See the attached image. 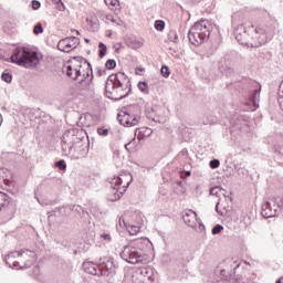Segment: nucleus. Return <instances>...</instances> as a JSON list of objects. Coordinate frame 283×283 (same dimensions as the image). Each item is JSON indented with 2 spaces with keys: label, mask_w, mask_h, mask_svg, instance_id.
<instances>
[{
  "label": "nucleus",
  "mask_w": 283,
  "mask_h": 283,
  "mask_svg": "<svg viewBox=\"0 0 283 283\" xmlns=\"http://www.w3.org/2000/svg\"><path fill=\"white\" fill-rule=\"evenodd\" d=\"M119 227H124L129 231V224L127 223V214L125 213L123 217L119 218Z\"/></svg>",
  "instance_id": "obj_27"
},
{
  "label": "nucleus",
  "mask_w": 283,
  "mask_h": 283,
  "mask_svg": "<svg viewBox=\"0 0 283 283\" xmlns=\"http://www.w3.org/2000/svg\"><path fill=\"white\" fill-rule=\"evenodd\" d=\"M117 119L124 127H136V125L140 123V117L129 114V108H124L119 112Z\"/></svg>",
  "instance_id": "obj_10"
},
{
  "label": "nucleus",
  "mask_w": 283,
  "mask_h": 283,
  "mask_svg": "<svg viewBox=\"0 0 283 283\" xmlns=\"http://www.w3.org/2000/svg\"><path fill=\"white\" fill-rule=\"evenodd\" d=\"M101 238H103L106 242H112V235L109 233H102Z\"/></svg>",
  "instance_id": "obj_45"
},
{
  "label": "nucleus",
  "mask_w": 283,
  "mask_h": 283,
  "mask_svg": "<svg viewBox=\"0 0 283 283\" xmlns=\"http://www.w3.org/2000/svg\"><path fill=\"white\" fill-rule=\"evenodd\" d=\"M57 6H59V10H65V4L62 1H60Z\"/></svg>",
  "instance_id": "obj_49"
},
{
  "label": "nucleus",
  "mask_w": 283,
  "mask_h": 283,
  "mask_svg": "<svg viewBox=\"0 0 283 283\" xmlns=\"http://www.w3.org/2000/svg\"><path fill=\"white\" fill-rule=\"evenodd\" d=\"M244 23V15L242 13H234L232 15V25H240L242 28Z\"/></svg>",
  "instance_id": "obj_22"
},
{
  "label": "nucleus",
  "mask_w": 283,
  "mask_h": 283,
  "mask_svg": "<svg viewBox=\"0 0 283 283\" xmlns=\"http://www.w3.org/2000/svg\"><path fill=\"white\" fill-rule=\"evenodd\" d=\"M155 29L158 30V32H163V30H165V21L156 20L155 21Z\"/></svg>",
  "instance_id": "obj_32"
},
{
  "label": "nucleus",
  "mask_w": 283,
  "mask_h": 283,
  "mask_svg": "<svg viewBox=\"0 0 283 283\" xmlns=\"http://www.w3.org/2000/svg\"><path fill=\"white\" fill-rule=\"evenodd\" d=\"M52 218H54L53 216H50L49 219L52 220Z\"/></svg>",
  "instance_id": "obj_59"
},
{
  "label": "nucleus",
  "mask_w": 283,
  "mask_h": 283,
  "mask_svg": "<svg viewBox=\"0 0 283 283\" xmlns=\"http://www.w3.org/2000/svg\"><path fill=\"white\" fill-rule=\"evenodd\" d=\"M1 78L4 83H12V75L10 73H2Z\"/></svg>",
  "instance_id": "obj_36"
},
{
  "label": "nucleus",
  "mask_w": 283,
  "mask_h": 283,
  "mask_svg": "<svg viewBox=\"0 0 283 283\" xmlns=\"http://www.w3.org/2000/svg\"><path fill=\"white\" fill-rule=\"evenodd\" d=\"M154 269L150 266L139 268L132 274V283H154Z\"/></svg>",
  "instance_id": "obj_7"
},
{
  "label": "nucleus",
  "mask_w": 283,
  "mask_h": 283,
  "mask_svg": "<svg viewBox=\"0 0 283 283\" xmlns=\"http://www.w3.org/2000/svg\"><path fill=\"white\" fill-rule=\"evenodd\" d=\"M120 258L129 264H137V262H140V258H143V252L138 251L136 247L130 244L124 248L120 253Z\"/></svg>",
  "instance_id": "obj_8"
},
{
  "label": "nucleus",
  "mask_w": 283,
  "mask_h": 283,
  "mask_svg": "<svg viewBox=\"0 0 283 283\" xmlns=\"http://www.w3.org/2000/svg\"><path fill=\"white\" fill-rule=\"evenodd\" d=\"M219 70H220V72H224L227 69L222 67V66H219Z\"/></svg>",
  "instance_id": "obj_53"
},
{
  "label": "nucleus",
  "mask_w": 283,
  "mask_h": 283,
  "mask_svg": "<svg viewBox=\"0 0 283 283\" xmlns=\"http://www.w3.org/2000/svg\"><path fill=\"white\" fill-rule=\"evenodd\" d=\"M73 209H74L75 211H78V212L83 211V208H81V207H78V206H76V207L74 206Z\"/></svg>",
  "instance_id": "obj_51"
},
{
  "label": "nucleus",
  "mask_w": 283,
  "mask_h": 283,
  "mask_svg": "<svg viewBox=\"0 0 283 283\" xmlns=\"http://www.w3.org/2000/svg\"><path fill=\"white\" fill-rule=\"evenodd\" d=\"M9 174V176H10V172L8 171V170H2V172L1 174Z\"/></svg>",
  "instance_id": "obj_57"
},
{
  "label": "nucleus",
  "mask_w": 283,
  "mask_h": 283,
  "mask_svg": "<svg viewBox=\"0 0 283 283\" xmlns=\"http://www.w3.org/2000/svg\"><path fill=\"white\" fill-rule=\"evenodd\" d=\"M32 8L33 10H39V8H41V2H39L38 0H33Z\"/></svg>",
  "instance_id": "obj_46"
},
{
  "label": "nucleus",
  "mask_w": 283,
  "mask_h": 283,
  "mask_svg": "<svg viewBox=\"0 0 283 283\" xmlns=\"http://www.w3.org/2000/svg\"><path fill=\"white\" fill-rule=\"evenodd\" d=\"M105 92L108 98L122 101V98L129 96V92H132V81H129V77L125 73L118 72L108 77Z\"/></svg>",
  "instance_id": "obj_2"
},
{
  "label": "nucleus",
  "mask_w": 283,
  "mask_h": 283,
  "mask_svg": "<svg viewBox=\"0 0 283 283\" xmlns=\"http://www.w3.org/2000/svg\"><path fill=\"white\" fill-rule=\"evenodd\" d=\"M231 209V197L223 196L218 199V202L216 205V211L219 213V216H227Z\"/></svg>",
  "instance_id": "obj_12"
},
{
  "label": "nucleus",
  "mask_w": 283,
  "mask_h": 283,
  "mask_svg": "<svg viewBox=\"0 0 283 283\" xmlns=\"http://www.w3.org/2000/svg\"><path fill=\"white\" fill-rule=\"evenodd\" d=\"M72 43H73V50H74V49L78 48V45L81 43V39L76 35H73Z\"/></svg>",
  "instance_id": "obj_38"
},
{
  "label": "nucleus",
  "mask_w": 283,
  "mask_h": 283,
  "mask_svg": "<svg viewBox=\"0 0 283 283\" xmlns=\"http://www.w3.org/2000/svg\"><path fill=\"white\" fill-rule=\"evenodd\" d=\"M275 28H280V23L277 22V21H275V27H274V29Z\"/></svg>",
  "instance_id": "obj_55"
},
{
  "label": "nucleus",
  "mask_w": 283,
  "mask_h": 283,
  "mask_svg": "<svg viewBox=\"0 0 283 283\" xmlns=\"http://www.w3.org/2000/svg\"><path fill=\"white\" fill-rule=\"evenodd\" d=\"M265 43H269V34H266V31L262 27H256L251 36L250 46L262 48Z\"/></svg>",
  "instance_id": "obj_9"
},
{
  "label": "nucleus",
  "mask_w": 283,
  "mask_h": 283,
  "mask_svg": "<svg viewBox=\"0 0 283 283\" xmlns=\"http://www.w3.org/2000/svg\"><path fill=\"white\" fill-rule=\"evenodd\" d=\"M63 140H65V135L63 136Z\"/></svg>",
  "instance_id": "obj_64"
},
{
  "label": "nucleus",
  "mask_w": 283,
  "mask_h": 283,
  "mask_svg": "<svg viewBox=\"0 0 283 283\" xmlns=\"http://www.w3.org/2000/svg\"><path fill=\"white\" fill-rule=\"evenodd\" d=\"M126 220L128 223V233L130 235H136L138 231H140L143 224L145 223V219L143 218V212H126Z\"/></svg>",
  "instance_id": "obj_6"
},
{
  "label": "nucleus",
  "mask_w": 283,
  "mask_h": 283,
  "mask_svg": "<svg viewBox=\"0 0 283 283\" xmlns=\"http://www.w3.org/2000/svg\"><path fill=\"white\" fill-rule=\"evenodd\" d=\"M210 167H211V169H218V167H220V160H218V159L211 160Z\"/></svg>",
  "instance_id": "obj_43"
},
{
  "label": "nucleus",
  "mask_w": 283,
  "mask_h": 283,
  "mask_svg": "<svg viewBox=\"0 0 283 283\" xmlns=\"http://www.w3.org/2000/svg\"><path fill=\"white\" fill-rule=\"evenodd\" d=\"M145 69H139V72H143Z\"/></svg>",
  "instance_id": "obj_61"
},
{
  "label": "nucleus",
  "mask_w": 283,
  "mask_h": 283,
  "mask_svg": "<svg viewBox=\"0 0 283 283\" xmlns=\"http://www.w3.org/2000/svg\"><path fill=\"white\" fill-rule=\"evenodd\" d=\"M258 91H254V96H253V103H255V98H258Z\"/></svg>",
  "instance_id": "obj_52"
},
{
  "label": "nucleus",
  "mask_w": 283,
  "mask_h": 283,
  "mask_svg": "<svg viewBox=\"0 0 283 283\" xmlns=\"http://www.w3.org/2000/svg\"><path fill=\"white\" fill-rule=\"evenodd\" d=\"M186 176H191V171H187V172H186Z\"/></svg>",
  "instance_id": "obj_58"
},
{
  "label": "nucleus",
  "mask_w": 283,
  "mask_h": 283,
  "mask_svg": "<svg viewBox=\"0 0 283 283\" xmlns=\"http://www.w3.org/2000/svg\"><path fill=\"white\" fill-rule=\"evenodd\" d=\"M8 205H10V197L6 192L0 191V211L8 207Z\"/></svg>",
  "instance_id": "obj_20"
},
{
  "label": "nucleus",
  "mask_w": 283,
  "mask_h": 283,
  "mask_svg": "<svg viewBox=\"0 0 283 283\" xmlns=\"http://www.w3.org/2000/svg\"><path fill=\"white\" fill-rule=\"evenodd\" d=\"M134 145H135V139H133L132 142H129V143H127L126 145H125V149L127 150V151H135L136 150V148L134 147Z\"/></svg>",
  "instance_id": "obj_35"
},
{
  "label": "nucleus",
  "mask_w": 283,
  "mask_h": 283,
  "mask_svg": "<svg viewBox=\"0 0 283 283\" xmlns=\"http://www.w3.org/2000/svg\"><path fill=\"white\" fill-rule=\"evenodd\" d=\"M237 283H249V281H244L242 277H238Z\"/></svg>",
  "instance_id": "obj_50"
},
{
  "label": "nucleus",
  "mask_w": 283,
  "mask_h": 283,
  "mask_svg": "<svg viewBox=\"0 0 283 283\" xmlns=\"http://www.w3.org/2000/svg\"><path fill=\"white\" fill-rule=\"evenodd\" d=\"M97 134L98 136H107V134H109V129L107 128H97Z\"/></svg>",
  "instance_id": "obj_41"
},
{
  "label": "nucleus",
  "mask_w": 283,
  "mask_h": 283,
  "mask_svg": "<svg viewBox=\"0 0 283 283\" xmlns=\"http://www.w3.org/2000/svg\"><path fill=\"white\" fill-rule=\"evenodd\" d=\"M54 165L57 169H60V171H65V169H67V165L65 164V160H63V159L56 161Z\"/></svg>",
  "instance_id": "obj_29"
},
{
  "label": "nucleus",
  "mask_w": 283,
  "mask_h": 283,
  "mask_svg": "<svg viewBox=\"0 0 283 283\" xmlns=\"http://www.w3.org/2000/svg\"><path fill=\"white\" fill-rule=\"evenodd\" d=\"M95 74L96 76H106L107 70L97 67Z\"/></svg>",
  "instance_id": "obj_42"
},
{
  "label": "nucleus",
  "mask_w": 283,
  "mask_h": 283,
  "mask_svg": "<svg viewBox=\"0 0 283 283\" xmlns=\"http://www.w3.org/2000/svg\"><path fill=\"white\" fill-rule=\"evenodd\" d=\"M126 43L130 50H140V46L144 45L143 39L138 38H130Z\"/></svg>",
  "instance_id": "obj_19"
},
{
  "label": "nucleus",
  "mask_w": 283,
  "mask_h": 283,
  "mask_svg": "<svg viewBox=\"0 0 283 283\" xmlns=\"http://www.w3.org/2000/svg\"><path fill=\"white\" fill-rule=\"evenodd\" d=\"M22 260L27 263V266H32L34 260H36V254L30 250H21Z\"/></svg>",
  "instance_id": "obj_16"
},
{
  "label": "nucleus",
  "mask_w": 283,
  "mask_h": 283,
  "mask_svg": "<svg viewBox=\"0 0 283 283\" xmlns=\"http://www.w3.org/2000/svg\"><path fill=\"white\" fill-rule=\"evenodd\" d=\"M132 184V174L125 172L119 175L118 177H115L111 181V187L115 191L113 195L114 198H111V200H120V196L127 191V188Z\"/></svg>",
  "instance_id": "obj_5"
},
{
  "label": "nucleus",
  "mask_w": 283,
  "mask_h": 283,
  "mask_svg": "<svg viewBox=\"0 0 283 283\" xmlns=\"http://www.w3.org/2000/svg\"><path fill=\"white\" fill-rule=\"evenodd\" d=\"M276 283H283V277H282V279H279V280L276 281Z\"/></svg>",
  "instance_id": "obj_56"
},
{
  "label": "nucleus",
  "mask_w": 283,
  "mask_h": 283,
  "mask_svg": "<svg viewBox=\"0 0 283 283\" xmlns=\"http://www.w3.org/2000/svg\"><path fill=\"white\" fill-rule=\"evenodd\" d=\"M85 41H86V43H88V42H90V40H87V39H85Z\"/></svg>",
  "instance_id": "obj_62"
},
{
  "label": "nucleus",
  "mask_w": 283,
  "mask_h": 283,
  "mask_svg": "<svg viewBox=\"0 0 283 283\" xmlns=\"http://www.w3.org/2000/svg\"><path fill=\"white\" fill-rule=\"evenodd\" d=\"M11 63L22 67H36L40 63L39 53L30 48H17L11 55Z\"/></svg>",
  "instance_id": "obj_3"
},
{
  "label": "nucleus",
  "mask_w": 283,
  "mask_h": 283,
  "mask_svg": "<svg viewBox=\"0 0 283 283\" xmlns=\"http://www.w3.org/2000/svg\"><path fill=\"white\" fill-rule=\"evenodd\" d=\"M70 61L71 60H69L66 64L62 67V72L69 76H72V65L70 64Z\"/></svg>",
  "instance_id": "obj_28"
},
{
  "label": "nucleus",
  "mask_w": 283,
  "mask_h": 283,
  "mask_svg": "<svg viewBox=\"0 0 283 283\" xmlns=\"http://www.w3.org/2000/svg\"><path fill=\"white\" fill-rule=\"evenodd\" d=\"M226 193V190L220 188V187H213L210 189V196H216V198H218V200H220V198H222Z\"/></svg>",
  "instance_id": "obj_21"
},
{
  "label": "nucleus",
  "mask_w": 283,
  "mask_h": 283,
  "mask_svg": "<svg viewBox=\"0 0 283 283\" xmlns=\"http://www.w3.org/2000/svg\"><path fill=\"white\" fill-rule=\"evenodd\" d=\"M168 39L172 43H176V41H178V33H176V31H170L169 34H168Z\"/></svg>",
  "instance_id": "obj_34"
},
{
  "label": "nucleus",
  "mask_w": 283,
  "mask_h": 283,
  "mask_svg": "<svg viewBox=\"0 0 283 283\" xmlns=\"http://www.w3.org/2000/svg\"><path fill=\"white\" fill-rule=\"evenodd\" d=\"M2 180L4 182V185H10V182H12V177L11 176H2Z\"/></svg>",
  "instance_id": "obj_47"
},
{
  "label": "nucleus",
  "mask_w": 283,
  "mask_h": 283,
  "mask_svg": "<svg viewBox=\"0 0 283 283\" xmlns=\"http://www.w3.org/2000/svg\"><path fill=\"white\" fill-rule=\"evenodd\" d=\"M138 90L143 92L144 94H149V86L146 82H139L138 83Z\"/></svg>",
  "instance_id": "obj_26"
},
{
  "label": "nucleus",
  "mask_w": 283,
  "mask_h": 283,
  "mask_svg": "<svg viewBox=\"0 0 283 283\" xmlns=\"http://www.w3.org/2000/svg\"><path fill=\"white\" fill-rule=\"evenodd\" d=\"M277 209H280L277 201L275 198H271L265 203H263L261 213L263 218H275V216H277Z\"/></svg>",
  "instance_id": "obj_11"
},
{
  "label": "nucleus",
  "mask_w": 283,
  "mask_h": 283,
  "mask_svg": "<svg viewBox=\"0 0 283 283\" xmlns=\"http://www.w3.org/2000/svg\"><path fill=\"white\" fill-rule=\"evenodd\" d=\"M19 255V251H13L6 256V263L10 269H15L17 271H19V265L17 264Z\"/></svg>",
  "instance_id": "obj_15"
},
{
  "label": "nucleus",
  "mask_w": 283,
  "mask_h": 283,
  "mask_svg": "<svg viewBox=\"0 0 283 283\" xmlns=\"http://www.w3.org/2000/svg\"><path fill=\"white\" fill-rule=\"evenodd\" d=\"M57 50L66 53L72 52V43L70 42V38L60 40L57 43Z\"/></svg>",
  "instance_id": "obj_18"
},
{
  "label": "nucleus",
  "mask_w": 283,
  "mask_h": 283,
  "mask_svg": "<svg viewBox=\"0 0 283 283\" xmlns=\"http://www.w3.org/2000/svg\"><path fill=\"white\" fill-rule=\"evenodd\" d=\"M107 20L112 21V23H116V25H122L123 21L120 20H114V17L107 15Z\"/></svg>",
  "instance_id": "obj_44"
},
{
  "label": "nucleus",
  "mask_w": 283,
  "mask_h": 283,
  "mask_svg": "<svg viewBox=\"0 0 283 283\" xmlns=\"http://www.w3.org/2000/svg\"><path fill=\"white\" fill-rule=\"evenodd\" d=\"M76 34V36H78V34H81L78 31H76V30H73V34Z\"/></svg>",
  "instance_id": "obj_54"
},
{
  "label": "nucleus",
  "mask_w": 283,
  "mask_h": 283,
  "mask_svg": "<svg viewBox=\"0 0 283 283\" xmlns=\"http://www.w3.org/2000/svg\"><path fill=\"white\" fill-rule=\"evenodd\" d=\"M98 49H99V59H104L107 54V45L103 42H99Z\"/></svg>",
  "instance_id": "obj_24"
},
{
  "label": "nucleus",
  "mask_w": 283,
  "mask_h": 283,
  "mask_svg": "<svg viewBox=\"0 0 283 283\" xmlns=\"http://www.w3.org/2000/svg\"><path fill=\"white\" fill-rule=\"evenodd\" d=\"M160 72H161V75L164 76V78L169 77V74H170L169 67L163 66L161 70H160Z\"/></svg>",
  "instance_id": "obj_40"
},
{
  "label": "nucleus",
  "mask_w": 283,
  "mask_h": 283,
  "mask_svg": "<svg viewBox=\"0 0 283 283\" xmlns=\"http://www.w3.org/2000/svg\"><path fill=\"white\" fill-rule=\"evenodd\" d=\"M279 104H280V107H281V109H282V112H283V95H280V97H279Z\"/></svg>",
  "instance_id": "obj_48"
},
{
  "label": "nucleus",
  "mask_w": 283,
  "mask_h": 283,
  "mask_svg": "<svg viewBox=\"0 0 283 283\" xmlns=\"http://www.w3.org/2000/svg\"><path fill=\"white\" fill-rule=\"evenodd\" d=\"M99 269H101V271H105V269H106V271H108V273H112L113 272V270H112V261H107L106 263H102L99 265Z\"/></svg>",
  "instance_id": "obj_31"
},
{
  "label": "nucleus",
  "mask_w": 283,
  "mask_h": 283,
  "mask_svg": "<svg viewBox=\"0 0 283 283\" xmlns=\"http://www.w3.org/2000/svg\"><path fill=\"white\" fill-rule=\"evenodd\" d=\"M74 81H77L76 90L80 91L82 96H93L94 87L92 86V80L94 75L92 74V65L87 60L82 56H75L72 59Z\"/></svg>",
  "instance_id": "obj_1"
},
{
  "label": "nucleus",
  "mask_w": 283,
  "mask_h": 283,
  "mask_svg": "<svg viewBox=\"0 0 283 283\" xmlns=\"http://www.w3.org/2000/svg\"><path fill=\"white\" fill-rule=\"evenodd\" d=\"M132 244L133 247H135L137 251H139V253H143V251L151 247V241H149V239L147 238H142V239L135 240Z\"/></svg>",
  "instance_id": "obj_14"
},
{
  "label": "nucleus",
  "mask_w": 283,
  "mask_h": 283,
  "mask_svg": "<svg viewBox=\"0 0 283 283\" xmlns=\"http://www.w3.org/2000/svg\"><path fill=\"white\" fill-rule=\"evenodd\" d=\"M184 222L191 227V229H197L198 224H200V219H198V214L193 210H186L184 211Z\"/></svg>",
  "instance_id": "obj_13"
},
{
  "label": "nucleus",
  "mask_w": 283,
  "mask_h": 283,
  "mask_svg": "<svg viewBox=\"0 0 283 283\" xmlns=\"http://www.w3.org/2000/svg\"><path fill=\"white\" fill-rule=\"evenodd\" d=\"M234 34L238 43H240L241 45H251L250 42H245L244 38L241 35L240 32H238V30L234 31Z\"/></svg>",
  "instance_id": "obj_25"
},
{
  "label": "nucleus",
  "mask_w": 283,
  "mask_h": 283,
  "mask_svg": "<svg viewBox=\"0 0 283 283\" xmlns=\"http://www.w3.org/2000/svg\"><path fill=\"white\" fill-rule=\"evenodd\" d=\"M0 59H3V55L0 53Z\"/></svg>",
  "instance_id": "obj_60"
},
{
  "label": "nucleus",
  "mask_w": 283,
  "mask_h": 283,
  "mask_svg": "<svg viewBox=\"0 0 283 283\" xmlns=\"http://www.w3.org/2000/svg\"><path fill=\"white\" fill-rule=\"evenodd\" d=\"M19 253H20V255H19V258H18V260H17L18 270H19V269H28L29 265H28V263L23 260V256H22V254H21V251H19Z\"/></svg>",
  "instance_id": "obj_23"
},
{
  "label": "nucleus",
  "mask_w": 283,
  "mask_h": 283,
  "mask_svg": "<svg viewBox=\"0 0 283 283\" xmlns=\"http://www.w3.org/2000/svg\"><path fill=\"white\" fill-rule=\"evenodd\" d=\"M63 140H65V135L63 136Z\"/></svg>",
  "instance_id": "obj_63"
},
{
  "label": "nucleus",
  "mask_w": 283,
  "mask_h": 283,
  "mask_svg": "<svg viewBox=\"0 0 283 283\" xmlns=\"http://www.w3.org/2000/svg\"><path fill=\"white\" fill-rule=\"evenodd\" d=\"M211 34V23L207 20L196 22L189 30L188 38L192 45H202Z\"/></svg>",
  "instance_id": "obj_4"
},
{
  "label": "nucleus",
  "mask_w": 283,
  "mask_h": 283,
  "mask_svg": "<svg viewBox=\"0 0 283 283\" xmlns=\"http://www.w3.org/2000/svg\"><path fill=\"white\" fill-rule=\"evenodd\" d=\"M105 67L106 70H114L116 67V60H107Z\"/></svg>",
  "instance_id": "obj_33"
},
{
  "label": "nucleus",
  "mask_w": 283,
  "mask_h": 283,
  "mask_svg": "<svg viewBox=\"0 0 283 283\" xmlns=\"http://www.w3.org/2000/svg\"><path fill=\"white\" fill-rule=\"evenodd\" d=\"M224 230V227L217 224L213 229H212V235H218V233H221Z\"/></svg>",
  "instance_id": "obj_37"
},
{
  "label": "nucleus",
  "mask_w": 283,
  "mask_h": 283,
  "mask_svg": "<svg viewBox=\"0 0 283 283\" xmlns=\"http://www.w3.org/2000/svg\"><path fill=\"white\" fill-rule=\"evenodd\" d=\"M43 32V25L41 23L36 24L33 29L34 34H42Z\"/></svg>",
  "instance_id": "obj_39"
},
{
  "label": "nucleus",
  "mask_w": 283,
  "mask_h": 283,
  "mask_svg": "<svg viewBox=\"0 0 283 283\" xmlns=\"http://www.w3.org/2000/svg\"><path fill=\"white\" fill-rule=\"evenodd\" d=\"M104 3L109 8V10H114L118 6V0H104Z\"/></svg>",
  "instance_id": "obj_30"
},
{
  "label": "nucleus",
  "mask_w": 283,
  "mask_h": 283,
  "mask_svg": "<svg viewBox=\"0 0 283 283\" xmlns=\"http://www.w3.org/2000/svg\"><path fill=\"white\" fill-rule=\"evenodd\" d=\"M83 270L90 275H98V265L94 262L86 261L83 263Z\"/></svg>",
  "instance_id": "obj_17"
}]
</instances>
